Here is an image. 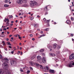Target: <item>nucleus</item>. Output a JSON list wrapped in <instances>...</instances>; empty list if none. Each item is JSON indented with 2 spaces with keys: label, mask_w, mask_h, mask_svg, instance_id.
<instances>
[{
  "label": "nucleus",
  "mask_w": 74,
  "mask_h": 74,
  "mask_svg": "<svg viewBox=\"0 0 74 74\" xmlns=\"http://www.w3.org/2000/svg\"><path fill=\"white\" fill-rule=\"evenodd\" d=\"M10 0H5V3H8V2H9V1H10Z\"/></svg>",
  "instance_id": "17"
},
{
  "label": "nucleus",
  "mask_w": 74,
  "mask_h": 74,
  "mask_svg": "<svg viewBox=\"0 0 74 74\" xmlns=\"http://www.w3.org/2000/svg\"><path fill=\"white\" fill-rule=\"evenodd\" d=\"M7 29H9V27H7L6 28Z\"/></svg>",
  "instance_id": "62"
},
{
  "label": "nucleus",
  "mask_w": 74,
  "mask_h": 74,
  "mask_svg": "<svg viewBox=\"0 0 74 74\" xmlns=\"http://www.w3.org/2000/svg\"><path fill=\"white\" fill-rule=\"evenodd\" d=\"M4 73L7 74V73H5V71H4H4H3V70H0V74H4Z\"/></svg>",
  "instance_id": "7"
},
{
  "label": "nucleus",
  "mask_w": 74,
  "mask_h": 74,
  "mask_svg": "<svg viewBox=\"0 0 74 74\" xmlns=\"http://www.w3.org/2000/svg\"><path fill=\"white\" fill-rule=\"evenodd\" d=\"M16 23H17V22H18V21L17 20H16Z\"/></svg>",
  "instance_id": "64"
},
{
  "label": "nucleus",
  "mask_w": 74,
  "mask_h": 74,
  "mask_svg": "<svg viewBox=\"0 0 74 74\" xmlns=\"http://www.w3.org/2000/svg\"><path fill=\"white\" fill-rule=\"evenodd\" d=\"M34 40H35L34 38H32V40H33V41H34Z\"/></svg>",
  "instance_id": "52"
},
{
  "label": "nucleus",
  "mask_w": 74,
  "mask_h": 74,
  "mask_svg": "<svg viewBox=\"0 0 74 74\" xmlns=\"http://www.w3.org/2000/svg\"><path fill=\"white\" fill-rule=\"evenodd\" d=\"M21 26H23V23H21Z\"/></svg>",
  "instance_id": "39"
},
{
  "label": "nucleus",
  "mask_w": 74,
  "mask_h": 74,
  "mask_svg": "<svg viewBox=\"0 0 74 74\" xmlns=\"http://www.w3.org/2000/svg\"><path fill=\"white\" fill-rule=\"evenodd\" d=\"M71 37H73V34H71Z\"/></svg>",
  "instance_id": "34"
},
{
  "label": "nucleus",
  "mask_w": 74,
  "mask_h": 74,
  "mask_svg": "<svg viewBox=\"0 0 74 74\" xmlns=\"http://www.w3.org/2000/svg\"><path fill=\"white\" fill-rule=\"evenodd\" d=\"M30 5L31 6L33 7L34 5H37V3L35 1H32L31 3H30Z\"/></svg>",
  "instance_id": "3"
},
{
  "label": "nucleus",
  "mask_w": 74,
  "mask_h": 74,
  "mask_svg": "<svg viewBox=\"0 0 74 74\" xmlns=\"http://www.w3.org/2000/svg\"><path fill=\"white\" fill-rule=\"evenodd\" d=\"M36 66H38H38H40L41 69H43V66H42L41 65L39 64H38V63H36Z\"/></svg>",
  "instance_id": "8"
},
{
  "label": "nucleus",
  "mask_w": 74,
  "mask_h": 74,
  "mask_svg": "<svg viewBox=\"0 0 74 74\" xmlns=\"http://www.w3.org/2000/svg\"><path fill=\"white\" fill-rule=\"evenodd\" d=\"M31 20H33V17H31Z\"/></svg>",
  "instance_id": "41"
},
{
  "label": "nucleus",
  "mask_w": 74,
  "mask_h": 74,
  "mask_svg": "<svg viewBox=\"0 0 74 74\" xmlns=\"http://www.w3.org/2000/svg\"><path fill=\"white\" fill-rule=\"evenodd\" d=\"M5 51H7V48H5Z\"/></svg>",
  "instance_id": "60"
},
{
  "label": "nucleus",
  "mask_w": 74,
  "mask_h": 74,
  "mask_svg": "<svg viewBox=\"0 0 74 74\" xmlns=\"http://www.w3.org/2000/svg\"><path fill=\"white\" fill-rule=\"evenodd\" d=\"M2 42L3 43H5V42H4V41H2Z\"/></svg>",
  "instance_id": "57"
},
{
  "label": "nucleus",
  "mask_w": 74,
  "mask_h": 74,
  "mask_svg": "<svg viewBox=\"0 0 74 74\" xmlns=\"http://www.w3.org/2000/svg\"><path fill=\"white\" fill-rule=\"evenodd\" d=\"M58 46V45H57V44H54L53 45V48L54 49H56V48Z\"/></svg>",
  "instance_id": "10"
},
{
  "label": "nucleus",
  "mask_w": 74,
  "mask_h": 74,
  "mask_svg": "<svg viewBox=\"0 0 74 74\" xmlns=\"http://www.w3.org/2000/svg\"><path fill=\"white\" fill-rule=\"evenodd\" d=\"M37 16L38 18H40V16H39V15Z\"/></svg>",
  "instance_id": "47"
},
{
  "label": "nucleus",
  "mask_w": 74,
  "mask_h": 74,
  "mask_svg": "<svg viewBox=\"0 0 74 74\" xmlns=\"http://www.w3.org/2000/svg\"><path fill=\"white\" fill-rule=\"evenodd\" d=\"M30 69H31V70H33V68L31 67H30Z\"/></svg>",
  "instance_id": "35"
},
{
  "label": "nucleus",
  "mask_w": 74,
  "mask_h": 74,
  "mask_svg": "<svg viewBox=\"0 0 74 74\" xmlns=\"http://www.w3.org/2000/svg\"><path fill=\"white\" fill-rule=\"evenodd\" d=\"M43 33V32H42V31H41V34H42Z\"/></svg>",
  "instance_id": "50"
},
{
  "label": "nucleus",
  "mask_w": 74,
  "mask_h": 74,
  "mask_svg": "<svg viewBox=\"0 0 74 74\" xmlns=\"http://www.w3.org/2000/svg\"><path fill=\"white\" fill-rule=\"evenodd\" d=\"M70 59H74V54H72L69 57Z\"/></svg>",
  "instance_id": "6"
},
{
  "label": "nucleus",
  "mask_w": 74,
  "mask_h": 74,
  "mask_svg": "<svg viewBox=\"0 0 74 74\" xmlns=\"http://www.w3.org/2000/svg\"><path fill=\"white\" fill-rule=\"evenodd\" d=\"M46 67L47 69V71H48V70H49V68L48 67V66H46Z\"/></svg>",
  "instance_id": "25"
},
{
  "label": "nucleus",
  "mask_w": 74,
  "mask_h": 74,
  "mask_svg": "<svg viewBox=\"0 0 74 74\" xmlns=\"http://www.w3.org/2000/svg\"><path fill=\"white\" fill-rule=\"evenodd\" d=\"M5 43H4L3 44V45L4 46H5Z\"/></svg>",
  "instance_id": "43"
},
{
  "label": "nucleus",
  "mask_w": 74,
  "mask_h": 74,
  "mask_svg": "<svg viewBox=\"0 0 74 74\" xmlns=\"http://www.w3.org/2000/svg\"><path fill=\"white\" fill-rule=\"evenodd\" d=\"M9 18H12V16H10L9 17Z\"/></svg>",
  "instance_id": "33"
},
{
  "label": "nucleus",
  "mask_w": 74,
  "mask_h": 74,
  "mask_svg": "<svg viewBox=\"0 0 74 74\" xmlns=\"http://www.w3.org/2000/svg\"><path fill=\"white\" fill-rule=\"evenodd\" d=\"M11 23H14V21H12Z\"/></svg>",
  "instance_id": "54"
},
{
  "label": "nucleus",
  "mask_w": 74,
  "mask_h": 74,
  "mask_svg": "<svg viewBox=\"0 0 74 74\" xmlns=\"http://www.w3.org/2000/svg\"><path fill=\"white\" fill-rule=\"evenodd\" d=\"M48 12H46L45 13V15H47V14H48Z\"/></svg>",
  "instance_id": "44"
},
{
  "label": "nucleus",
  "mask_w": 74,
  "mask_h": 74,
  "mask_svg": "<svg viewBox=\"0 0 74 74\" xmlns=\"http://www.w3.org/2000/svg\"><path fill=\"white\" fill-rule=\"evenodd\" d=\"M11 53H12V54H13V53H14V51H12L11 52Z\"/></svg>",
  "instance_id": "46"
},
{
  "label": "nucleus",
  "mask_w": 74,
  "mask_h": 74,
  "mask_svg": "<svg viewBox=\"0 0 74 74\" xmlns=\"http://www.w3.org/2000/svg\"><path fill=\"white\" fill-rule=\"evenodd\" d=\"M44 49H42L40 50V52H44Z\"/></svg>",
  "instance_id": "18"
},
{
  "label": "nucleus",
  "mask_w": 74,
  "mask_h": 74,
  "mask_svg": "<svg viewBox=\"0 0 74 74\" xmlns=\"http://www.w3.org/2000/svg\"><path fill=\"white\" fill-rule=\"evenodd\" d=\"M19 29H21V30H22V28L21 27H19Z\"/></svg>",
  "instance_id": "38"
},
{
  "label": "nucleus",
  "mask_w": 74,
  "mask_h": 74,
  "mask_svg": "<svg viewBox=\"0 0 74 74\" xmlns=\"http://www.w3.org/2000/svg\"><path fill=\"white\" fill-rule=\"evenodd\" d=\"M49 71L51 73H55V71H54V70H52L50 69L49 70Z\"/></svg>",
  "instance_id": "11"
},
{
  "label": "nucleus",
  "mask_w": 74,
  "mask_h": 74,
  "mask_svg": "<svg viewBox=\"0 0 74 74\" xmlns=\"http://www.w3.org/2000/svg\"><path fill=\"white\" fill-rule=\"evenodd\" d=\"M4 32H1L2 34H4Z\"/></svg>",
  "instance_id": "53"
},
{
  "label": "nucleus",
  "mask_w": 74,
  "mask_h": 74,
  "mask_svg": "<svg viewBox=\"0 0 74 74\" xmlns=\"http://www.w3.org/2000/svg\"><path fill=\"white\" fill-rule=\"evenodd\" d=\"M43 20H44V21H46V20H47L45 18H43Z\"/></svg>",
  "instance_id": "37"
},
{
  "label": "nucleus",
  "mask_w": 74,
  "mask_h": 74,
  "mask_svg": "<svg viewBox=\"0 0 74 74\" xmlns=\"http://www.w3.org/2000/svg\"><path fill=\"white\" fill-rule=\"evenodd\" d=\"M3 30H7V29H6V28H5L3 29Z\"/></svg>",
  "instance_id": "45"
},
{
  "label": "nucleus",
  "mask_w": 74,
  "mask_h": 74,
  "mask_svg": "<svg viewBox=\"0 0 74 74\" xmlns=\"http://www.w3.org/2000/svg\"><path fill=\"white\" fill-rule=\"evenodd\" d=\"M10 25V24L9 23H8V24H7L6 26H9Z\"/></svg>",
  "instance_id": "31"
},
{
  "label": "nucleus",
  "mask_w": 74,
  "mask_h": 74,
  "mask_svg": "<svg viewBox=\"0 0 74 74\" xmlns=\"http://www.w3.org/2000/svg\"><path fill=\"white\" fill-rule=\"evenodd\" d=\"M52 48V46H49V49H51Z\"/></svg>",
  "instance_id": "28"
},
{
  "label": "nucleus",
  "mask_w": 74,
  "mask_h": 74,
  "mask_svg": "<svg viewBox=\"0 0 74 74\" xmlns=\"http://www.w3.org/2000/svg\"><path fill=\"white\" fill-rule=\"evenodd\" d=\"M4 7H9V5L7 4L4 5Z\"/></svg>",
  "instance_id": "19"
},
{
  "label": "nucleus",
  "mask_w": 74,
  "mask_h": 74,
  "mask_svg": "<svg viewBox=\"0 0 74 74\" xmlns=\"http://www.w3.org/2000/svg\"><path fill=\"white\" fill-rule=\"evenodd\" d=\"M35 27H38V25L37 24H35Z\"/></svg>",
  "instance_id": "26"
},
{
  "label": "nucleus",
  "mask_w": 74,
  "mask_h": 74,
  "mask_svg": "<svg viewBox=\"0 0 74 74\" xmlns=\"http://www.w3.org/2000/svg\"><path fill=\"white\" fill-rule=\"evenodd\" d=\"M42 55H45L44 53H42Z\"/></svg>",
  "instance_id": "49"
},
{
  "label": "nucleus",
  "mask_w": 74,
  "mask_h": 74,
  "mask_svg": "<svg viewBox=\"0 0 74 74\" xmlns=\"http://www.w3.org/2000/svg\"><path fill=\"white\" fill-rule=\"evenodd\" d=\"M18 38H19V39H21V37H20L19 36H18Z\"/></svg>",
  "instance_id": "48"
},
{
  "label": "nucleus",
  "mask_w": 74,
  "mask_h": 74,
  "mask_svg": "<svg viewBox=\"0 0 74 74\" xmlns=\"http://www.w3.org/2000/svg\"><path fill=\"white\" fill-rule=\"evenodd\" d=\"M7 21V22L8 23L10 22V20H8Z\"/></svg>",
  "instance_id": "59"
},
{
  "label": "nucleus",
  "mask_w": 74,
  "mask_h": 74,
  "mask_svg": "<svg viewBox=\"0 0 74 74\" xmlns=\"http://www.w3.org/2000/svg\"><path fill=\"white\" fill-rule=\"evenodd\" d=\"M45 31L46 30L47 32H48V31H49V29L48 28H46V29H45Z\"/></svg>",
  "instance_id": "23"
},
{
  "label": "nucleus",
  "mask_w": 74,
  "mask_h": 74,
  "mask_svg": "<svg viewBox=\"0 0 74 74\" xmlns=\"http://www.w3.org/2000/svg\"><path fill=\"white\" fill-rule=\"evenodd\" d=\"M21 55H22V52H21Z\"/></svg>",
  "instance_id": "55"
},
{
  "label": "nucleus",
  "mask_w": 74,
  "mask_h": 74,
  "mask_svg": "<svg viewBox=\"0 0 74 74\" xmlns=\"http://www.w3.org/2000/svg\"><path fill=\"white\" fill-rule=\"evenodd\" d=\"M36 55H35L33 56L31 58V59L32 60H33V59H34V58H35L36 57Z\"/></svg>",
  "instance_id": "14"
},
{
  "label": "nucleus",
  "mask_w": 74,
  "mask_h": 74,
  "mask_svg": "<svg viewBox=\"0 0 74 74\" xmlns=\"http://www.w3.org/2000/svg\"><path fill=\"white\" fill-rule=\"evenodd\" d=\"M50 55L52 56H56V54L54 53L52 54L51 53H50Z\"/></svg>",
  "instance_id": "13"
},
{
  "label": "nucleus",
  "mask_w": 74,
  "mask_h": 74,
  "mask_svg": "<svg viewBox=\"0 0 74 74\" xmlns=\"http://www.w3.org/2000/svg\"><path fill=\"white\" fill-rule=\"evenodd\" d=\"M21 7H27V4H23L21 5Z\"/></svg>",
  "instance_id": "15"
},
{
  "label": "nucleus",
  "mask_w": 74,
  "mask_h": 74,
  "mask_svg": "<svg viewBox=\"0 0 74 74\" xmlns=\"http://www.w3.org/2000/svg\"><path fill=\"white\" fill-rule=\"evenodd\" d=\"M13 25V24L12 23L10 24V26H12Z\"/></svg>",
  "instance_id": "56"
},
{
  "label": "nucleus",
  "mask_w": 74,
  "mask_h": 74,
  "mask_svg": "<svg viewBox=\"0 0 74 74\" xmlns=\"http://www.w3.org/2000/svg\"><path fill=\"white\" fill-rule=\"evenodd\" d=\"M9 48H11V46H9Z\"/></svg>",
  "instance_id": "61"
},
{
  "label": "nucleus",
  "mask_w": 74,
  "mask_h": 74,
  "mask_svg": "<svg viewBox=\"0 0 74 74\" xmlns=\"http://www.w3.org/2000/svg\"><path fill=\"white\" fill-rule=\"evenodd\" d=\"M20 71H21V72H23V70H22V69H21L20 70Z\"/></svg>",
  "instance_id": "32"
},
{
  "label": "nucleus",
  "mask_w": 74,
  "mask_h": 74,
  "mask_svg": "<svg viewBox=\"0 0 74 74\" xmlns=\"http://www.w3.org/2000/svg\"><path fill=\"white\" fill-rule=\"evenodd\" d=\"M7 43L8 44V45H11V43H10V42H7Z\"/></svg>",
  "instance_id": "24"
},
{
  "label": "nucleus",
  "mask_w": 74,
  "mask_h": 74,
  "mask_svg": "<svg viewBox=\"0 0 74 74\" xmlns=\"http://www.w3.org/2000/svg\"><path fill=\"white\" fill-rule=\"evenodd\" d=\"M30 73V71H27V74H29Z\"/></svg>",
  "instance_id": "29"
},
{
  "label": "nucleus",
  "mask_w": 74,
  "mask_h": 74,
  "mask_svg": "<svg viewBox=\"0 0 74 74\" xmlns=\"http://www.w3.org/2000/svg\"><path fill=\"white\" fill-rule=\"evenodd\" d=\"M8 61H9V60L7 58H5L3 59L2 62L3 64H2V66L4 69H5V73L7 74H11L10 72L7 69H8V65L7 63H8Z\"/></svg>",
  "instance_id": "1"
},
{
  "label": "nucleus",
  "mask_w": 74,
  "mask_h": 74,
  "mask_svg": "<svg viewBox=\"0 0 74 74\" xmlns=\"http://www.w3.org/2000/svg\"><path fill=\"white\" fill-rule=\"evenodd\" d=\"M71 21H73L74 20V18L73 17H71Z\"/></svg>",
  "instance_id": "30"
},
{
  "label": "nucleus",
  "mask_w": 74,
  "mask_h": 74,
  "mask_svg": "<svg viewBox=\"0 0 74 74\" xmlns=\"http://www.w3.org/2000/svg\"><path fill=\"white\" fill-rule=\"evenodd\" d=\"M41 36H42V37H43V36H45V35H44V34H42V35H41Z\"/></svg>",
  "instance_id": "40"
},
{
  "label": "nucleus",
  "mask_w": 74,
  "mask_h": 74,
  "mask_svg": "<svg viewBox=\"0 0 74 74\" xmlns=\"http://www.w3.org/2000/svg\"><path fill=\"white\" fill-rule=\"evenodd\" d=\"M1 53H0V59H2V58H3V56H2Z\"/></svg>",
  "instance_id": "21"
},
{
  "label": "nucleus",
  "mask_w": 74,
  "mask_h": 74,
  "mask_svg": "<svg viewBox=\"0 0 74 74\" xmlns=\"http://www.w3.org/2000/svg\"><path fill=\"white\" fill-rule=\"evenodd\" d=\"M10 63L11 64L12 66H16V62L15 61H14V60H11L10 62Z\"/></svg>",
  "instance_id": "2"
},
{
  "label": "nucleus",
  "mask_w": 74,
  "mask_h": 74,
  "mask_svg": "<svg viewBox=\"0 0 74 74\" xmlns=\"http://www.w3.org/2000/svg\"><path fill=\"white\" fill-rule=\"evenodd\" d=\"M30 37H32V36H33V34H31L30 35Z\"/></svg>",
  "instance_id": "42"
},
{
  "label": "nucleus",
  "mask_w": 74,
  "mask_h": 74,
  "mask_svg": "<svg viewBox=\"0 0 74 74\" xmlns=\"http://www.w3.org/2000/svg\"><path fill=\"white\" fill-rule=\"evenodd\" d=\"M16 3L17 4H18L21 5V4H22L23 2L22 0H17V1Z\"/></svg>",
  "instance_id": "4"
},
{
  "label": "nucleus",
  "mask_w": 74,
  "mask_h": 74,
  "mask_svg": "<svg viewBox=\"0 0 74 74\" xmlns=\"http://www.w3.org/2000/svg\"><path fill=\"white\" fill-rule=\"evenodd\" d=\"M23 1L24 3H27V1L26 0H23Z\"/></svg>",
  "instance_id": "27"
},
{
  "label": "nucleus",
  "mask_w": 74,
  "mask_h": 74,
  "mask_svg": "<svg viewBox=\"0 0 74 74\" xmlns=\"http://www.w3.org/2000/svg\"><path fill=\"white\" fill-rule=\"evenodd\" d=\"M61 47H60V45H58V46L57 49H60V48Z\"/></svg>",
  "instance_id": "22"
},
{
  "label": "nucleus",
  "mask_w": 74,
  "mask_h": 74,
  "mask_svg": "<svg viewBox=\"0 0 74 74\" xmlns=\"http://www.w3.org/2000/svg\"><path fill=\"white\" fill-rule=\"evenodd\" d=\"M47 22L48 23V22H50V21L49 20H47Z\"/></svg>",
  "instance_id": "36"
},
{
  "label": "nucleus",
  "mask_w": 74,
  "mask_h": 74,
  "mask_svg": "<svg viewBox=\"0 0 74 74\" xmlns=\"http://www.w3.org/2000/svg\"><path fill=\"white\" fill-rule=\"evenodd\" d=\"M66 23H67V24H70V23H71V21H70L69 20H67L66 21Z\"/></svg>",
  "instance_id": "12"
},
{
  "label": "nucleus",
  "mask_w": 74,
  "mask_h": 74,
  "mask_svg": "<svg viewBox=\"0 0 74 74\" xmlns=\"http://www.w3.org/2000/svg\"><path fill=\"white\" fill-rule=\"evenodd\" d=\"M6 20V21H8V18H5Z\"/></svg>",
  "instance_id": "51"
},
{
  "label": "nucleus",
  "mask_w": 74,
  "mask_h": 74,
  "mask_svg": "<svg viewBox=\"0 0 74 74\" xmlns=\"http://www.w3.org/2000/svg\"><path fill=\"white\" fill-rule=\"evenodd\" d=\"M6 40L7 41H8V40H9V39H8V38L6 39Z\"/></svg>",
  "instance_id": "58"
},
{
  "label": "nucleus",
  "mask_w": 74,
  "mask_h": 74,
  "mask_svg": "<svg viewBox=\"0 0 74 74\" xmlns=\"http://www.w3.org/2000/svg\"><path fill=\"white\" fill-rule=\"evenodd\" d=\"M30 64L32 66H34V64L33 62H30Z\"/></svg>",
  "instance_id": "16"
},
{
  "label": "nucleus",
  "mask_w": 74,
  "mask_h": 74,
  "mask_svg": "<svg viewBox=\"0 0 74 74\" xmlns=\"http://www.w3.org/2000/svg\"><path fill=\"white\" fill-rule=\"evenodd\" d=\"M12 36V35H10L9 36H10V37H11V36Z\"/></svg>",
  "instance_id": "63"
},
{
  "label": "nucleus",
  "mask_w": 74,
  "mask_h": 74,
  "mask_svg": "<svg viewBox=\"0 0 74 74\" xmlns=\"http://www.w3.org/2000/svg\"><path fill=\"white\" fill-rule=\"evenodd\" d=\"M37 59L38 61H40L41 60V59H42V58H41V57L40 56H37Z\"/></svg>",
  "instance_id": "5"
},
{
  "label": "nucleus",
  "mask_w": 74,
  "mask_h": 74,
  "mask_svg": "<svg viewBox=\"0 0 74 74\" xmlns=\"http://www.w3.org/2000/svg\"><path fill=\"white\" fill-rule=\"evenodd\" d=\"M44 10L45 11H47V6H46L44 8Z\"/></svg>",
  "instance_id": "20"
},
{
  "label": "nucleus",
  "mask_w": 74,
  "mask_h": 74,
  "mask_svg": "<svg viewBox=\"0 0 74 74\" xmlns=\"http://www.w3.org/2000/svg\"><path fill=\"white\" fill-rule=\"evenodd\" d=\"M42 61L44 63H46V59H45L44 57H43L42 58Z\"/></svg>",
  "instance_id": "9"
}]
</instances>
